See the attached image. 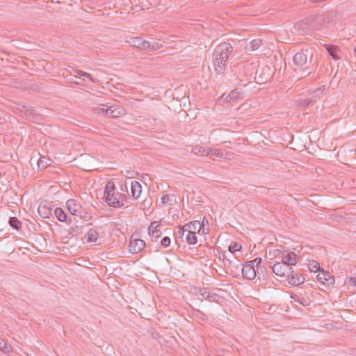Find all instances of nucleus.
<instances>
[{
	"mask_svg": "<svg viewBox=\"0 0 356 356\" xmlns=\"http://www.w3.org/2000/svg\"><path fill=\"white\" fill-rule=\"evenodd\" d=\"M233 51L232 46L228 42H222L218 44L213 54V64L215 70L218 74L222 73L225 63L227 62L229 55Z\"/></svg>",
	"mask_w": 356,
	"mask_h": 356,
	"instance_id": "f257e3e1",
	"label": "nucleus"
},
{
	"mask_svg": "<svg viewBox=\"0 0 356 356\" xmlns=\"http://www.w3.org/2000/svg\"><path fill=\"white\" fill-rule=\"evenodd\" d=\"M104 198L107 204L115 208H120L124 205L122 194L115 191V186L113 181H108L104 189Z\"/></svg>",
	"mask_w": 356,
	"mask_h": 356,
	"instance_id": "f03ea898",
	"label": "nucleus"
},
{
	"mask_svg": "<svg viewBox=\"0 0 356 356\" xmlns=\"http://www.w3.org/2000/svg\"><path fill=\"white\" fill-rule=\"evenodd\" d=\"M74 161L76 166L79 169L84 171H90L94 167L95 159L88 154H82L79 157L74 159Z\"/></svg>",
	"mask_w": 356,
	"mask_h": 356,
	"instance_id": "7ed1b4c3",
	"label": "nucleus"
},
{
	"mask_svg": "<svg viewBox=\"0 0 356 356\" xmlns=\"http://www.w3.org/2000/svg\"><path fill=\"white\" fill-rule=\"evenodd\" d=\"M312 30V20L309 18L296 22L293 26V33L304 35Z\"/></svg>",
	"mask_w": 356,
	"mask_h": 356,
	"instance_id": "20e7f679",
	"label": "nucleus"
},
{
	"mask_svg": "<svg viewBox=\"0 0 356 356\" xmlns=\"http://www.w3.org/2000/svg\"><path fill=\"white\" fill-rule=\"evenodd\" d=\"M286 279L288 283L291 286H298L302 284L305 280L302 274H300L292 268H291L290 272L286 275Z\"/></svg>",
	"mask_w": 356,
	"mask_h": 356,
	"instance_id": "39448f33",
	"label": "nucleus"
},
{
	"mask_svg": "<svg viewBox=\"0 0 356 356\" xmlns=\"http://www.w3.org/2000/svg\"><path fill=\"white\" fill-rule=\"evenodd\" d=\"M312 54L309 50L301 51L293 56V64L298 67H302L307 64L308 57L312 58Z\"/></svg>",
	"mask_w": 356,
	"mask_h": 356,
	"instance_id": "423d86ee",
	"label": "nucleus"
},
{
	"mask_svg": "<svg viewBox=\"0 0 356 356\" xmlns=\"http://www.w3.org/2000/svg\"><path fill=\"white\" fill-rule=\"evenodd\" d=\"M66 207L68 211L74 216V221L79 222L76 216L81 215V205L74 199H70L66 202Z\"/></svg>",
	"mask_w": 356,
	"mask_h": 356,
	"instance_id": "0eeeda50",
	"label": "nucleus"
},
{
	"mask_svg": "<svg viewBox=\"0 0 356 356\" xmlns=\"http://www.w3.org/2000/svg\"><path fill=\"white\" fill-rule=\"evenodd\" d=\"M273 273L276 275L286 277V275L290 272V269L291 267H289L287 265L284 264V263L281 262L280 261H276V263L270 266Z\"/></svg>",
	"mask_w": 356,
	"mask_h": 356,
	"instance_id": "6e6552de",
	"label": "nucleus"
},
{
	"mask_svg": "<svg viewBox=\"0 0 356 356\" xmlns=\"http://www.w3.org/2000/svg\"><path fill=\"white\" fill-rule=\"evenodd\" d=\"M145 247V243L143 240L139 238H134L131 236L129 245V252L132 254H136L140 252Z\"/></svg>",
	"mask_w": 356,
	"mask_h": 356,
	"instance_id": "1a4fd4ad",
	"label": "nucleus"
},
{
	"mask_svg": "<svg viewBox=\"0 0 356 356\" xmlns=\"http://www.w3.org/2000/svg\"><path fill=\"white\" fill-rule=\"evenodd\" d=\"M105 113L106 116L117 118L123 116L125 114V111L122 106L114 104L108 106Z\"/></svg>",
	"mask_w": 356,
	"mask_h": 356,
	"instance_id": "9d476101",
	"label": "nucleus"
},
{
	"mask_svg": "<svg viewBox=\"0 0 356 356\" xmlns=\"http://www.w3.org/2000/svg\"><path fill=\"white\" fill-rule=\"evenodd\" d=\"M251 265L246 262L241 269L243 277L250 280L255 278L257 272L254 267Z\"/></svg>",
	"mask_w": 356,
	"mask_h": 356,
	"instance_id": "9b49d317",
	"label": "nucleus"
},
{
	"mask_svg": "<svg viewBox=\"0 0 356 356\" xmlns=\"http://www.w3.org/2000/svg\"><path fill=\"white\" fill-rule=\"evenodd\" d=\"M132 47H137L140 49H149V42L143 40L140 37H134L131 38L130 40L127 41Z\"/></svg>",
	"mask_w": 356,
	"mask_h": 356,
	"instance_id": "f8f14e48",
	"label": "nucleus"
},
{
	"mask_svg": "<svg viewBox=\"0 0 356 356\" xmlns=\"http://www.w3.org/2000/svg\"><path fill=\"white\" fill-rule=\"evenodd\" d=\"M316 279L318 281L327 286L333 285L334 284V277L332 276L329 272H325L323 270L317 275Z\"/></svg>",
	"mask_w": 356,
	"mask_h": 356,
	"instance_id": "ddd939ff",
	"label": "nucleus"
},
{
	"mask_svg": "<svg viewBox=\"0 0 356 356\" xmlns=\"http://www.w3.org/2000/svg\"><path fill=\"white\" fill-rule=\"evenodd\" d=\"M296 257V254L293 252H289L287 253L284 252V255L280 261L284 263V264L287 265L289 267H291L297 264L298 261Z\"/></svg>",
	"mask_w": 356,
	"mask_h": 356,
	"instance_id": "4468645a",
	"label": "nucleus"
},
{
	"mask_svg": "<svg viewBox=\"0 0 356 356\" xmlns=\"http://www.w3.org/2000/svg\"><path fill=\"white\" fill-rule=\"evenodd\" d=\"M54 214L60 222H67L68 224H72L73 222V220L68 217L67 213H65L62 208H56L54 209Z\"/></svg>",
	"mask_w": 356,
	"mask_h": 356,
	"instance_id": "2eb2a0df",
	"label": "nucleus"
},
{
	"mask_svg": "<svg viewBox=\"0 0 356 356\" xmlns=\"http://www.w3.org/2000/svg\"><path fill=\"white\" fill-rule=\"evenodd\" d=\"M186 231H191L193 233H199L201 230V223L199 220L191 221L183 225Z\"/></svg>",
	"mask_w": 356,
	"mask_h": 356,
	"instance_id": "dca6fc26",
	"label": "nucleus"
},
{
	"mask_svg": "<svg viewBox=\"0 0 356 356\" xmlns=\"http://www.w3.org/2000/svg\"><path fill=\"white\" fill-rule=\"evenodd\" d=\"M131 192L134 199H138L142 192L140 184L137 181H132L131 183Z\"/></svg>",
	"mask_w": 356,
	"mask_h": 356,
	"instance_id": "f3484780",
	"label": "nucleus"
},
{
	"mask_svg": "<svg viewBox=\"0 0 356 356\" xmlns=\"http://www.w3.org/2000/svg\"><path fill=\"white\" fill-rule=\"evenodd\" d=\"M327 51L334 60L340 59V56L338 54L340 51V49L338 47L328 45L327 47Z\"/></svg>",
	"mask_w": 356,
	"mask_h": 356,
	"instance_id": "a211bd4d",
	"label": "nucleus"
},
{
	"mask_svg": "<svg viewBox=\"0 0 356 356\" xmlns=\"http://www.w3.org/2000/svg\"><path fill=\"white\" fill-rule=\"evenodd\" d=\"M72 220L73 222L72 224H74V225L70 228L69 234L77 236L82 233L83 226L77 225L78 222L74 221V219Z\"/></svg>",
	"mask_w": 356,
	"mask_h": 356,
	"instance_id": "6ab92c4d",
	"label": "nucleus"
},
{
	"mask_svg": "<svg viewBox=\"0 0 356 356\" xmlns=\"http://www.w3.org/2000/svg\"><path fill=\"white\" fill-rule=\"evenodd\" d=\"M184 238L186 241L189 245H195L197 243V238L195 233L191 232V231H186Z\"/></svg>",
	"mask_w": 356,
	"mask_h": 356,
	"instance_id": "aec40b11",
	"label": "nucleus"
},
{
	"mask_svg": "<svg viewBox=\"0 0 356 356\" xmlns=\"http://www.w3.org/2000/svg\"><path fill=\"white\" fill-rule=\"evenodd\" d=\"M98 236V232L93 229H90V230L86 233L85 236V237L87 238V241L89 243L96 242Z\"/></svg>",
	"mask_w": 356,
	"mask_h": 356,
	"instance_id": "412c9836",
	"label": "nucleus"
},
{
	"mask_svg": "<svg viewBox=\"0 0 356 356\" xmlns=\"http://www.w3.org/2000/svg\"><path fill=\"white\" fill-rule=\"evenodd\" d=\"M261 44L262 40L261 39L256 38L252 40L248 44H247L246 49L248 50L255 51L258 49Z\"/></svg>",
	"mask_w": 356,
	"mask_h": 356,
	"instance_id": "4be33fe9",
	"label": "nucleus"
},
{
	"mask_svg": "<svg viewBox=\"0 0 356 356\" xmlns=\"http://www.w3.org/2000/svg\"><path fill=\"white\" fill-rule=\"evenodd\" d=\"M192 152L197 155L200 154L204 156L209 155L210 152H211V149H209V148H206L202 146L196 145L193 147Z\"/></svg>",
	"mask_w": 356,
	"mask_h": 356,
	"instance_id": "5701e85b",
	"label": "nucleus"
},
{
	"mask_svg": "<svg viewBox=\"0 0 356 356\" xmlns=\"http://www.w3.org/2000/svg\"><path fill=\"white\" fill-rule=\"evenodd\" d=\"M186 231L184 229V226H179V230L177 233H175V240L176 243L179 244L180 242L184 241V235Z\"/></svg>",
	"mask_w": 356,
	"mask_h": 356,
	"instance_id": "b1692460",
	"label": "nucleus"
},
{
	"mask_svg": "<svg viewBox=\"0 0 356 356\" xmlns=\"http://www.w3.org/2000/svg\"><path fill=\"white\" fill-rule=\"evenodd\" d=\"M223 266H225V268L226 269V273H229L230 275H234L235 270H234V268H232V264H235V263L232 261L230 259H224V261H222Z\"/></svg>",
	"mask_w": 356,
	"mask_h": 356,
	"instance_id": "393cba45",
	"label": "nucleus"
},
{
	"mask_svg": "<svg viewBox=\"0 0 356 356\" xmlns=\"http://www.w3.org/2000/svg\"><path fill=\"white\" fill-rule=\"evenodd\" d=\"M8 224L16 230H19L22 228V222L17 217H10Z\"/></svg>",
	"mask_w": 356,
	"mask_h": 356,
	"instance_id": "a878e982",
	"label": "nucleus"
},
{
	"mask_svg": "<svg viewBox=\"0 0 356 356\" xmlns=\"http://www.w3.org/2000/svg\"><path fill=\"white\" fill-rule=\"evenodd\" d=\"M239 98V92L236 90L231 91L228 95L225 97L227 102H235Z\"/></svg>",
	"mask_w": 356,
	"mask_h": 356,
	"instance_id": "bb28decb",
	"label": "nucleus"
},
{
	"mask_svg": "<svg viewBox=\"0 0 356 356\" xmlns=\"http://www.w3.org/2000/svg\"><path fill=\"white\" fill-rule=\"evenodd\" d=\"M284 252L279 250V249H274L269 250V256H270V259H273L275 258L280 259V260L282 259V256L284 255Z\"/></svg>",
	"mask_w": 356,
	"mask_h": 356,
	"instance_id": "cd10ccee",
	"label": "nucleus"
},
{
	"mask_svg": "<svg viewBox=\"0 0 356 356\" xmlns=\"http://www.w3.org/2000/svg\"><path fill=\"white\" fill-rule=\"evenodd\" d=\"M38 210V213L43 218H49V215H51V209H48V210H47L45 206L42 207L40 205Z\"/></svg>",
	"mask_w": 356,
	"mask_h": 356,
	"instance_id": "c85d7f7f",
	"label": "nucleus"
},
{
	"mask_svg": "<svg viewBox=\"0 0 356 356\" xmlns=\"http://www.w3.org/2000/svg\"><path fill=\"white\" fill-rule=\"evenodd\" d=\"M74 72L78 76H83L87 79H89L92 83L97 82V79L93 78L90 74L86 72H83L81 70H75Z\"/></svg>",
	"mask_w": 356,
	"mask_h": 356,
	"instance_id": "c756f323",
	"label": "nucleus"
},
{
	"mask_svg": "<svg viewBox=\"0 0 356 356\" xmlns=\"http://www.w3.org/2000/svg\"><path fill=\"white\" fill-rule=\"evenodd\" d=\"M314 101L313 98H299L296 104L299 106H308Z\"/></svg>",
	"mask_w": 356,
	"mask_h": 356,
	"instance_id": "7c9ffc66",
	"label": "nucleus"
},
{
	"mask_svg": "<svg viewBox=\"0 0 356 356\" xmlns=\"http://www.w3.org/2000/svg\"><path fill=\"white\" fill-rule=\"evenodd\" d=\"M160 226V223H157L156 225L154 226V229L152 228H148L149 234L155 238H159L161 236V232L159 229H157V227Z\"/></svg>",
	"mask_w": 356,
	"mask_h": 356,
	"instance_id": "2f4dec72",
	"label": "nucleus"
},
{
	"mask_svg": "<svg viewBox=\"0 0 356 356\" xmlns=\"http://www.w3.org/2000/svg\"><path fill=\"white\" fill-rule=\"evenodd\" d=\"M308 268L311 271H313V272H318V271L321 272L322 270H321L319 263L315 260H312L309 261V263L308 264Z\"/></svg>",
	"mask_w": 356,
	"mask_h": 356,
	"instance_id": "473e14b6",
	"label": "nucleus"
},
{
	"mask_svg": "<svg viewBox=\"0 0 356 356\" xmlns=\"http://www.w3.org/2000/svg\"><path fill=\"white\" fill-rule=\"evenodd\" d=\"M101 106L102 107L93 108V112L96 114H102L103 115H106L105 111L106 110V108H108V106L106 104H102Z\"/></svg>",
	"mask_w": 356,
	"mask_h": 356,
	"instance_id": "72a5a7b5",
	"label": "nucleus"
},
{
	"mask_svg": "<svg viewBox=\"0 0 356 356\" xmlns=\"http://www.w3.org/2000/svg\"><path fill=\"white\" fill-rule=\"evenodd\" d=\"M22 108L24 109V111L25 113V115H35L37 114L36 111L33 109V108L30 105H23Z\"/></svg>",
	"mask_w": 356,
	"mask_h": 356,
	"instance_id": "f704fd0d",
	"label": "nucleus"
},
{
	"mask_svg": "<svg viewBox=\"0 0 356 356\" xmlns=\"http://www.w3.org/2000/svg\"><path fill=\"white\" fill-rule=\"evenodd\" d=\"M261 261H262V259L261 257H257V258L254 259L253 260L248 261V263L249 264H252L251 266H253L254 267V264L256 265L257 271V273L259 275V268L260 266L259 265L261 263Z\"/></svg>",
	"mask_w": 356,
	"mask_h": 356,
	"instance_id": "c9c22d12",
	"label": "nucleus"
},
{
	"mask_svg": "<svg viewBox=\"0 0 356 356\" xmlns=\"http://www.w3.org/2000/svg\"><path fill=\"white\" fill-rule=\"evenodd\" d=\"M12 348L10 345H8L4 340L0 341V350L4 353H9Z\"/></svg>",
	"mask_w": 356,
	"mask_h": 356,
	"instance_id": "e433bc0d",
	"label": "nucleus"
},
{
	"mask_svg": "<svg viewBox=\"0 0 356 356\" xmlns=\"http://www.w3.org/2000/svg\"><path fill=\"white\" fill-rule=\"evenodd\" d=\"M241 249V245L237 243L236 242L232 243L229 246V251L231 252L232 254H234L235 251H238Z\"/></svg>",
	"mask_w": 356,
	"mask_h": 356,
	"instance_id": "4c0bfd02",
	"label": "nucleus"
},
{
	"mask_svg": "<svg viewBox=\"0 0 356 356\" xmlns=\"http://www.w3.org/2000/svg\"><path fill=\"white\" fill-rule=\"evenodd\" d=\"M149 49H147L149 51H155L162 47V44L161 43L155 42H149Z\"/></svg>",
	"mask_w": 356,
	"mask_h": 356,
	"instance_id": "58836bf2",
	"label": "nucleus"
},
{
	"mask_svg": "<svg viewBox=\"0 0 356 356\" xmlns=\"http://www.w3.org/2000/svg\"><path fill=\"white\" fill-rule=\"evenodd\" d=\"M76 218L83 220L84 222H88L89 220L92 219V216H88V213L83 211L82 209L81 210V215L76 216Z\"/></svg>",
	"mask_w": 356,
	"mask_h": 356,
	"instance_id": "ea45409f",
	"label": "nucleus"
},
{
	"mask_svg": "<svg viewBox=\"0 0 356 356\" xmlns=\"http://www.w3.org/2000/svg\"><path fill=\"white\" fill-rule=\"evenodd\" d=\"M49 165H50V163H47V161H45L44 159H42V158H40L38 161V168L40 169H44Z\"/></svg>",
	"mask_w": 356,
	"mask_h": 356,
	"instance_id": "a19ab883",
	"label": "nucleus"
},
{
	"mask_svg": "<svg viewBox=\"0 0 356 356\" xmlns=\"http://www.w3.org/2000/svg\"><path fill=\"white\" fill-rule=\"evenodd\" d=\"M209 293L210 292L206 288L200 289L199 290V294L206 300H208Z\"/></svg>",
	"mask_w": 356,
	"mask_h": 356,
	"instance_id": "79ce46f5",
	"label": "nucleus"
},
{
	"mask_svg": "<svg viewBox=\"0 0 356 356\" xmlns=\"http://www.w3.org/2000/svg\"><path fill=\"white\" fill-rule=\"evenodd\" d=\"M220 298V297L218 294H216L215 293H210L208 300L210 302H218Z\"/></svg>",
	"mask_w": 356,
	"mask_h": 356,
	"instance_id": "37998d69",
	"label": "nucleus"
},
{
	"mask_svg": "<svg viewBox=\"0 0 356 356\" xmlns=\"http://www.w3.org/2000/svg\"><path fill=\"white\" fill-rule=\"evenodd\" d=\"M161 244L163 248H167L170 244V238L168 236H165L162 238Z\"/></svg>",
	"mask_w": 356,
	"mask_h": 356,
	"instance_id": "c03bdc74",
	"label": "nucleus"
},
{
	"mask_svg": "<svg viewBox=\"0 0 356 356\" xmlns=\"http://www.w3.org/2000/svg\"><path fill=\"white\" fill-rule=\"evenodd\" d=\"M234 262L235 263V264H232V268H234V270H235V273L234 275H238V273L241 272V264H239L238 261H234Z\"/></svg>",
	"mask_w": 356,
	"mask_h": 356,
	"instance_id": "a18cd8bd",
	"label": "nucleus"
},
{
	"mask_svg": "<svg viewBox=\"0 0 356 356\" xmlns=\"http://www.w3.org/2000/svg\"><path fill=\"white\" fill-rule=\"evenodd\" d=\"M161 204H165L166 203H168L169 204H172V202H170V197H169V195L168 194H165V195H163L161 198Z\"/></svg>",
	"mask_w": 356,
	"mask_h": 356,
	"instance_id": "49530a36",
	"label": "nucleus"
},
{
	"mask_svg": "<svg viewBox=\"0 0 356 356\" xmlns=\"http://www.w3.org/2000/svg\"><path fill=\"white\" fill-rule=\"evenodd\" d=\"M195 315L202 320L206 319V315L200 310H195L194 312Z\"/></svg>",
	"mask_w": 356,
	"mask_h": 356,
	"instance_id": "de8ad7c7",
	"label": "nucleus"
},
{
	"mask_svg": "<svg viewBox=\"0 0 356 356\" xmlns=\"http://www.w3.org/2000/svg\"><path fill=\"white\" fill-rule=\"evenodd\" d=\"M295 301L298 302L303 306H307L309 305V302L308 301V300L305 299V298H302L301 299L298 298V299H295Z\"/></svg>",
	"mask_w": 356,
	"mask_h": 356,
	"instance_id": "09e8293b",
	"label": "nucleus"
},
{
	"mask_svg": "<svg viewBox=\"0 0 356 356\" xmlns=\"http://www.w3.org/2000/svg\"><path fill=\"white\" fill-rule=\"evenodd\" d=\"M324 91V88H318L314 91L315 96L321 95Z\"/></svg>",
	"mask_w": 356,
	"mask_h": 356,
	"instance_id": "8fccbe9b",
	"label": "nucleus"
},
{
	"mask_svg": "<svg viewBox=\"0 0 356 356\" xmlns=\"http://www.w3.org/2000/svg\"><path fill=\"white\" fill-rule=\"evenodd\" d=\"M206 223H207V225H209V222H208L207 220L205 218H203V220H202V223L201 224V225H202L201 229H202V232H203V234H205V233H206V232H204V225H205Z\"/></svg>",
	"mask_w": 356,
	"mask_h": 356,
	"instance_id": "3c124183",
	"label": "nucleus"
},
{
	"mask_svg": "<svg viewBox=\"0 0 356 356\" xmlns=\"http://www.w3.org/2000/svg\"><path fill=\"white\" fill-rule=\"evenodd\" d=\"M349 282H350V284H352L354 286H355L356 285V277H350L349 278Z\"/></svg>",
	"mask_w": 356,
	"mask_h": 356,
	"instance_id": "603ef678",
	"label": "nucleus"
},
{
	"mask_svg": "<svg viewBox=\"0 0 356 356\" xmlns=\"http://www.w3.org/2000/svg\"><path fill=\"white\" fill-rule=\"evenodd\" d=\"M227 257H226V254L225 252H224L223 253H222L220 256H219V259H222V261H224V259H227Z\"/></svg>",
	"mask_w": 356,
	"mask_h": 356,
	"instance_id": "864d4df0",
	"label": "nucleus"
},
{
	"mask_svg": "<svg viewBox=\"0 0 356 356\" xmlns=\"http://www.w3.org/2000/svg\"><path fill=\"white\" fill-rule=\"evenodd\" d=\"M157 223H160V222H157V221L152 222L149 228H152V229H154V226L156 225Z\"/></svg>",
	"mask_w": 356,
	"mask_h": 356,
	"instance_id": "5fc2aeb1",
	"label": "nucleus"
},
{
	"mask_svg": "<svg viewBox=\"0 0 356 356\" xmlns=\"http://www.w3.org/2000/svg\"><path fill=\"white\" fill-rule=\"evenodd\" d=\"M259 273L261 272L263 273L264 271H266V268L264 266H260L259 268Z\"/></svg>",
	"mask_w": 356,
	"mask_h": 356,
	"instance_id": "6e6d98bb",
	"label": "nucleus"
},
{
	"mask_svg": "<svg viewBox=\"0 0 356 356\" xmlns=\"http://www.w3.org/2000/svg\"><path fill=\"white\" fill-rule=\"evenodd\" d=\"M211 154V155H213V156H218V153H217V152H216V150H215V152H213L212 151H211V152H210L209 154Z\"/></svg>",
	"mask_w": 356,
	"mask_h": 356,
	"instance_id": "4d7b16f0",
	"label": "nucleus"
},
{
	"mask_svg": "<svg viewBox=\"0 0 356 356\" xmlns=\"http://www.w3.org/2000/svg\"><path fill=\"white\" fill-rule=\"evenodd\" d=\"M330 14V12H327L326 13H325V15H325V16H327V15L328 16Z\"/></svg>",
	"mask_w": 356,
	"mask_h": 356,
	"instance_id": "13d9d810",
	"label": "nucleus"
},
{
	"mask_svg": "<svg viewBox=\"0 0 356 356\" xmlns=\"http://www.w3.org/2000/svg\"><path fill=\"white\" fill-rule=\"evenodd\" d=\"M354 52H355V57H356V47L354 48Z\"/></svg>",
	"mask_w": 356,
	"mask_h": 356,
	"instance_id": "bf43d9fd",
	"label": "nucleus"
}]
</instances>
